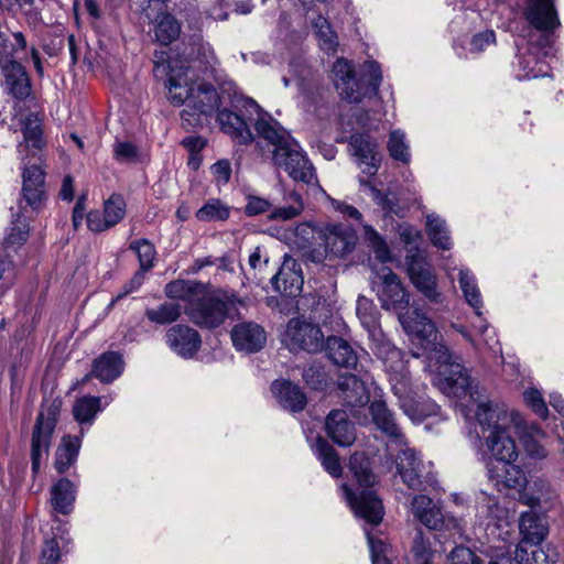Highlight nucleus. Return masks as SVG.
Segmentation results:
<instances>
[{"label":"nucleus","instance_id":"c85d7f7f","mask_svg":"<svg viewBox=\"0 0 564 564\" xmlns=\"http://www.w3.org/2000/svg\"><path fill=\"white\" fill-rule=\"evenodd\" d=\"M12 226L3 239V249L8 258H12V252H17L20 247L26 241L29 236V226L25 216L21 214L13 215ZM13 260H0V279Z\"/></svg>","mask_w":564,"mask_h":564},{"label":"nucleus","instance_id":"58836bf2","mask_svg":"<svg viewBox=\"0 0 564 564\" xmlns=\"http://www.w3.org/2000/svg\"><path fill=\"white\" fill-rule=\"evenodd\" d=\"M275 291L286 295L296 296L302 290L303 279L295 272L286 269L285 264L271 279Z\"/></svg>","mask_w":564,"mask_h":564},{"label":"nucleus","instance_id":"dca6fc26","mask_svg":"<svg viewBox=\"0 0 564 564\" xmlns=\"http://www.w3.org/2000/svg\"><path fill=\"white\" fill-rule=\"evenodd\" d=\"M349 148L362 173L369 177L376 175L381 164L377 141L368 133H355L349 138Z\"/></svg>","mask_w":564,"mask_h":564},{"label":"nucleus","instance_id":"f3484780","mask_svg":"<svg viewBox=\"0 0 564 564\" xmlns=\"http://www.w3.org/2000/svg\"><path fill=\"white\" fill-rule=\"evenodd\" d=\"M322 238L325 250L336 258H344L350 253L357 243L354 228L345 224H328L323 228Z\"/></svg>","mask_w":564,"mask_h":564},{"label":"nucleus","instance_id":"cd10ccee","mask_svg":"<svg viewBox=\"0 0 564 564\" xmlns=\"http://www.w3.org/2000/svg\"><path fill=\"white\" fill-rule=\"evenodd\" d=\"M17 59L9 61L6 65H1L0 68L4 77L7 91L14 98L23 99L29 96L31 86L23 66Z\"/></svg>","mask_w":564,"mask_h":564},{"label":"nucleus","instance_id":"412c9836","mask_svg":"<svg viewBox=\"0 0 564 564\" xmlns=\"http://www.w3.org/2000/svg\"><path fill=\"white\" fill-rule=\"evenodd\" d=\"M22 199L32 210H37L45 198L44 172L35 163L22 161Z\"/></svg>","mask_w":564,"mask_h":564},{"label":"nucleus","instance_id":"ddd939ff","mask_svg":"<svg viewBox=\"0 0 564 564\" xmlns=\"http://www.w3.org/2000/svg\"><path fill=\"white\" fill-rule=\"evenodd\" d=\"M369 411L372 422L387 437L386 451L392 456L393 447L405 446V435L398 424L394 413L388 409L382 400H375L370 403Z\"/></svg>","mask_w":564,"mask_h":564},{"label":"nucleus","instance_id":"f257e3e1","mask_svg":"<svg viewBox=\"0 0 564 564\" xmlns=\"http://www.w3.org/2000/svg\"><path fill=\"white\" fill-rule=\"evenodd\" d=\"M477 404L475 430L468 433L479 459L485 464L489 480L498 491H512L522 503L534 507L540 499L525 492L528 479L524 471L513 463L518 458L514 440L510 435L512 426L522 424V416L488 399L485 389L469 376L466 392Z\"/></svg>","mask_w":564,"mask_h":564},{"label":"nucleus","instance_id":"9b49d317","mask_svg":"<svg viewBox=\"0 0 564 564\" xmlns=\"http://www.w3.org/2000/svg\"><path fill=\"white\" fill-rule=\"evenodd\" d=\"M228 310L227 301L214 295H203L187 305L185 313L195 325L212 329L220 326L226 321Z\"/></svg>","mask_w":564,"mask_h":564},{"label":"nucleus","instance_id":"13d9d810","mask_svg":"<svg viewBox=\"0 0 564 564\" xmlns=\"http://www.w3.org/2000/svg\"><path fill=\"white\" fill-rule=\"evenodd\" d=\"M525 404L541 419H546L549 414L547 406L542 397V393L533 388L527 389L523 392Z\"/></svg>","mask_w":564,"mask_h":564},{"label":"nucleus","instance_id":"0e129e2a","mask_svg":"<svg viewBox=\"0 0 564 564\" xmlns=\"http://www.w3.org/2000/svg\"><path fill=\"white\" fill-rule=\"evenodd\" d=\"M70 466V436H64L63 444L56 451L55 468L62 474Z\"/></svg>","mask_w":564,"mask_h":564},{"label":"nucleus","instance_id":"a18cd8bd","mask_svg":"<svg viewBox=\"0 0 564 564\" xmlns=\"http://www.w3.org/2000/svg\"><path fill=\"white\" fill-rule=\"evenodd\" d=\"M356 313L362 327L371 336H375L379 330V313L372 301L365 296H359L357 300Z\"/></svg>","mask_w":564,"mask_h":564},{"label":"nucleus","instance_id":"1a4fd4ad","mask_svg":"<svg viewBox=\"0 0 564 564\" xmlns=\"http://www.w3.org/2000/svg\"><path fill=\"white\" fill-rule=\"evenodd\" d=\"M413 517L430 530L448 533L449 536H463L462 521L449 514H444L442 509L425 495H415L411 500Z\"/></svg>","mask_w":564,"mask_h":564},{"label":"nucleus","instance_id":"f8f14e48","mask_svg":"<svg viewBox=\"0 0 564 564\" xmlns=\"http://www.w3.org/2000/svg\"><path fill=\"white\" fill-rule=\"evenodd\" d=\"M284 341L290 350L316 352L324 346V335L318 325L302 318H292L288 323Z\"/></svg>","mask_w":564,"mask_h":564},{"label":"nucleus","instance_id":"20e7f679","mask_svg":"<svg viewBox=\"0 0 564 564\" xmlns=\"http://www.w3.org/2000/svg\"><path fill=\"white\" fill-rule=\"evenodd\" d=\"M243 106L256 112L254 130L260 138L273 147L274 165L283 169L296 182L307 185L316 182L315 169L296 140L253 99L246 98Z\"/></svg>","mask_w":564,"mask_h":564},{"label":"nucleus","instance_id":"c9c22d12","mask_svg":"<svg viewBox=\"0 0 564 564\" xmlns=\"http://www.w3.org/2000/svg\"><path fill=\"white\" fill-rule=\"evenodd\" d=\"M426 234L432 245L438 249L449 250L453 247L446 220L435 213L426 215Z\"/></svg>","mask_w":564,"mask_h":564},{"label":"nucleus","instance_id":"864d4df0","mask_svg":"<svg viewBox=\"0 0 564 564\" xmlns=\"http://www.w3.org/2000/svg\"><path fill=\"white\" fill-rule=\"evenodd\" d=\"M289 199L292 202L289 206L278 207L270 213V220H290L302 213L304 205L301 195L291 192Z\"/></svg>","mask_w":564,"mask_h":564},{"label":"nucleus","instance_id":"423d86ee","mask_svg":"<svg viewBox=\"0 0 564 564\" xmlns=\"http://www.w3.org/2000/svg\"><path fill=\"white\" fill-rule=\"evenodd\" d=\"M333 74L340 97L351 104L377 96L382 80L380 65L375 61L365 62L356 77L352 64L338 58L333 65Z\"/></svg>","mask_w":564,"mask_h":564},{"label":"nucleus","instance_id":"72a5a7b5","mask_svg":"<svg viewBox=\"0 0 564 564\" xmlns=\"http://www.w3.org/2000/svg\"><path fill=\"white\" fill-rule=\"evenodd\" d=\"M458 284L467 304L475 310L478 317L482 316L480 311L484 302L475 274L468 268H460L458 271Z\"/></svg>","mask_w":564,"mask_h":564},{"label":"nucleus","instance_id":"bb28decb","mask_svg":"<svg viewBox=\"0 0 564 564\" xmlns=\"http://www.w3.org/2000/svg\"><path fill=\"white\" fill-rule=\"evenodd\" d=\"M337 388L348 406H364L370 400L367 381L359 379L354 373L340 375L337 380Z\"/></svg>","mask_w":564,"mask_h":564},{"label":"nucleus","instance_id":"4468645a","mask_svg":"<svg viewBox=\"0 0 564 564\" xmlns=\"http://www.w3.org/2000/svg\"><path fill=\"white\" fill-rule=\"evenodd\" d=\"M56 414L57 408L52 405L46 412L42 410L36 417L31 448L32 469L34 473L40 469L42 456L47 452L51 434L56 423Z\"/></svg>","mask_w":564,"mask_h":564},{"label":"nucleus","instance_id":"4be33fe9","mask_svg":"<svg viewBox=\"0 0 564 564\" xmlns=\"http://www.w3.org/2000/svg\"><path fill=\"white\" fill-rule=\"evenodd\" d=\"M231 340L237 350L252 354L263 348L267 341V334L259 324L242 322L234 326Z\"/></svg>","mask_w":564,"mask_h":564},{"label":"nucleus","instance_id":"5fc2aeb1","mask_svg":"<svg viewBox=\"0 0 564 564\" xmlns=\"http://www.w3.org/2000/svg\"><path fill=\"white\" fill-rule=\"evenodd\" d=\"M368 541L371 563L372 564H390L388 558L389 544L380 536H375L368 529H365Z\"/></svg>","mask_w":564,"mask_h":564},{"label":"nucleus","instance_id":"0eeeda50","mask_svg":"<svg viewBox=\"0 0 564 564\" xmlns=\"http://www.w3.org/2000/svg\"><path fill=\"white\" fill-rule=\"evenodd\" d=\"M375 354L384 364L393 361L395 365L389 366L395 375L391 376L392 390L400 399V406L404 413L413 421H421L427 416L436 415L440 406L432 400H413L404 398L406 392V376L403 373L404 365L401 359V351L388 341L377 344Z\"/></svg>","mask_w":564,"mask_h":564},{"label":"nucleus","instance_id":"f704fd0d","mask_svg":"<svg viewBox=\"0 0 564 564\" xmlns=\"http://www.w3.org/2000/svg\"><path fill=\"white\" fill-rule=\"evenodd\" d=\"M311 448L324 469L334 478L341 476V465L336 451L322 436H316Z\"/></svg>","mask_w":564,"mask_h":564},{"label":"nucleus","instance_id":"7c9ffc66","mask_svg":"<svg viewBox=\"0 0 564 564\" xmlns=\"http://www.w3.org/2000/svg\"><path fill=\"white\" fill-rule=\"evenodd\" d=\"M533 50L534 47H530L525 54L517 56L514 76L518 80L549 76V65L540 61Z\"/></svg>","mask_w":564,"mask_h":564},{"label":"nucleus","instance_id":"f03ea898","mask_svg":"<svg viewBox=\"0 0 564 564\" xmlns=\"http://www.w3.org/2000/svg\"><path fill=\"white\" fill-rule=\"evenodd\" d=\"M381 307L394 311L403 329L416 340L430 361L437 368L434 383L446 395L459 397L466 392L469 384V373L459 362L454 361L449 349L437 343V330L431 318L417 307H409L410 293L400 278L388 267L375 272L371 280Z\"/></svg>","mask_w":564,"mask_h":564},{"label":"nucleus","instance_id":"5701e85b","mask_svg":"<svg viewBox=\"0 0 564 564\" xmlns=\"http://www.w3.org/2000/svg\"><path fill=\"white\" fill-rule=\"evenodd\" d=\"M23 142L18 144V152L24 161L31 154L32 159L39 161L37 156L44 145L42 121L35 113L28 115L22 120Z\"/></svg>","mask_w":564,"mask_h":564},{"label":"nucleus","instance_id":"7ed1b4c3","mask_svg":"<svg viewBox=\"0 0 564 564\" xmlns=\"http://www.w3.org/2000/svg\"><path fill=\"white\" fill-rule=\"evenodd\" d=\"M197 56L192 59L169 61L167 68V98L175 106H185L181 112L182 124L186 129L202 127L219 108L220 97L215 87L199 82L195 72L198 62L205 72L214 76L218 89L230 100L237 97V86L225 75L218 74L217 58L208 43L197 44Z\"/></svg>","mask_w":564,"mask_h":564},{"label":"nucleus","instance_id":"a211bd4d","mask_svg":"<svg viewBox=\"0 0 564 564\" xmlns=\"http://www.w3.org/2000/svg\"><path fill=\"white\" fill-rule=\"evenodd\" d=\"M523 14L531 26L545 33L561 25L553 0H525Z\"/></svg>","mask_w":564,"mask_h":564},{"label":"nucleus","instance_id":"e433bc0d","mask_svg":"<svg viewBox=\"0 0 564 564\" xmlns=\"http://www.w3.org/2000/svg\"><path fill=\"white\" fill-rule=\"evenodd\" d=\"M546 557L542 550L531 551L530 556L528 550L522 544H518L513 557L500 551L495 556H491L487 564H541L542 561H546Z\"/></svg>","mask_w":564,"mask_h":564},{"label":"nucleus","instance_id":"338daca9","mask_svg":"<svg viewBox=\"0 0 564 564\" xmlns=\"http://www.w3.org/2000/svg\"><path fill=\"white\" fill-rule=\"evenodd\" d=\"M270 208L271 203L268 199L250 195L247 197L245 214L247 216H258L270 210Z\"/></svg>","mask_w":564,"mask_h":564},{"label":"nucleus","instance_id":"ea45409f","mask_svg":"<svg viewBox=\"0 0 564 564\" xmlns=\"http://www.w3.org/2000/svg\"><path fill=\"white\" fill-rule=\"evenodd\" d=\"M51 503L56 521L59 516L67 517L70 511V481L67 478L58 480L51 489Z\"/></svg>","mask_w":564,"mask_h":564},{"label":"nucleus","instance_id":"49530a36","mask_svg":"<svg viewBox=\"0 0 564 564\" xmlns=\"http://www.w3.org/2000/svg\"><path fill=\"white\" fill-rule=\"evenodd\" d=\"M364 238L379 262L387 263L392 260V254L387 241L372 226H364Z\"/></svg>","mask_w":564,"mask_h":564},{"label":"nucleus","instance_id":"09e8293b","mask_svg":"<svg viewBox=\"0 0 564 564\" xmlns=\"http://www.w3.org/2000/svg\"><path fill=\"white\" fill-rule=\"evenodd\" d=\"M303 379L311 389L318 391L325 390L330 381L325 366L319 361H313L304 369Z\"/></svg>","mask_w":564,"mask_h":564},{"label":"nucleus","instance_id":"2eb2a0df","mask_svg":"<svg viewBox=\"0 0 564 564\" xmlns=\"http://www.w3.org/2000/svg\"><path fill=\"white\" fill-rule=\"evenodd\" d=\"M100 397L84 395L73 404V417L80 425V435L73 436V462L80 449L85 432L91 426L98 413L102 412L110 402L106 400L102 405Z\"/></svg>","mask_w":564,"mask_h":564},{"label":"nucleus","instance_id":"de8ad7c7","mask_svg":"<svg viewBox=\"0 0 564 564\" xmlns=\"http://www.w3.org/2000/svg\"><path fill=\"white\" fill-rule=\"evenodd\" d=\"M313 28L315 35L318 39L321 48L327 53L335 52L338 45L337 34L332 29L328 20L319 14L313 21Z\"/></svg>","mask_w":564,"mask_h":564},{"label":"nucleus","instance_id":"3c124183","mask_svg":"<svg viewBox=\"0 0 564 564\" xmlns=\"http://www.w3.org/2000/svg\"><path fill=\"white\" fill-rule=\"evenodd\" d=\"M126 208L127 204L124 198L117 193L111 194L109 198L104 202L102 212L110 228L115 227L124 218Z\"/></svg>","mask_w":564,"mask_h":564},{"label":"nucleus","instance_id":"4d7b16f0","mask_svg":"<svg viewBox=\"0 0 564 564\" xmlns=\"http://www.w3.org/2000/svg\"><path fill=\"white\" fill-rule=\"evenodd\" d=\"M542 436H543V431L535 425H531L530 432H528L521 436L522 445H523L525 452L531 457H534V458L545 457V455H546L545 449L539 443V438Z\"/></svg>","mask_w":564,"mask_h":564},{"label":"nucleus","instance_id":"052dcab7","mask_svg":"<svg viewBox=\"0 0 564 564\" xmlns=\"http://www.w3.org/2000/svg\"><path fill=\"white\" fill-rule=\"evenodd\" d=\"M449 564H485V560L468 547L456 546L449 554Z\"/></svg>","mask_w":564,"mask_h":564},{"label":"nucleus","instance_id":"b1692460","mask_svg":"<svg viewBox=\"0 0 564 564\" xmlns=\"http://www.w3.org/2000/svg\"><path fill=\"white\" fill-rule=\"evenodd\" d=\"M519 531L522 541L519 544L540 545L549 533V524L545 517L533 510L524 511L519 519ZM525 549V546H523Z\"/></svg>","mask_w":564,"mask_h":564},{"label":"nucleus","instance_id":"4c0bfd02","mask_svg":"<svg viewBox=\"0 0 564 564\" xmlns=\"http://www.w3.org/2000/svg\"><path fill=\"white\" fill-rule=\"evenodd\" d=\"M12 42L3 34L0 36V66L13 58L22 59L28 55V41L25 35L18 31L12 33Z\"/></svg>","mask_w":564,"mask_h":564},{"label":"nucleus","instance_id":"774afa93","mask_svg":"<svg viewBox=\"0 0 564 564\" xmlns=\"http://www.w3.org/2000/svg\"><path fill=\"white\" fill-rule=\"evenodd\" d=\"M113 153L119 162H132L138 156V149L131 142H117L113 147Z\"/></svg>","mask_w":564,"mask_h":564},{"label":"nucleus","instance_id":"6e6d98bb","mask_svg":"<svg viewBox=\"0 0 564 564\" xmlns=\"http://www.w3.org/2000/svg\"><path fill=\"white\" fill-rule=\"evenodd\" d=\"M130 249L137 253L142 271H148L153 267L156 252L154 246L148 239L131 242Z\"/></svg>","mask_w":564,"mask_h":564},{"label":"nucleus","instance_id":"680f3d73","mask_svg":"<svg viewBox=\"0 0 564 564\" xmlns=\"http://www.w3.org/2000/svg\"><path fill=\"white\" fill-rule=\"evenodd\" d=\"M478 328L479 334L482 337L484 346L492 352L494 356H497L501 352V347L499 344V340L496 336V333L494 329H490L489 325L485 319L481 318L479 326H476Z\"/></svg>","mask_w":564,"mask_h":564},{"label":"nucleus","instance_id":"6e6552de","mask_svg":"<svg viewBox=\"0 0 564 564\" xmlns=\"http://www.w3.org/2000/svg\"><path fill=\"white\" fill-rule=\"evenodd\" d=\"M387 457L395 465L397 474L409 489L423 491L435 487L437 481L432 470L433 464L424 463L420 454L408 446L406 441L405 446L393 447L392 456L387 453Z\"/></svg>","mask_w":564,"mask_h":564},{"label":"nucleus","instance_id":"bf43d9fd","mask_svg":"<svg viewBox=\"0 0 564 564\" xmlns=\"http://www.w3.org/2000/svg\"><path fill=\"white\" fill-rule=\"evenodd\" d=\"M412 554L415 564H431L433 552L427 541L423 539L422 532H419L413 541Z\"/></svg>","mask_w":564,"mask_h":564},{"label":"nucleus","instance_id":"6ab92c4d","mask_svg":"<svg viewBox=\"0 0 564 564\" xmlns=\"http://www.w3.org/2000/svg\"><path fill=\"white\" fill-rule=\"evenodd\" d=\"M476 510V517L486 530L492 528L494 531L495 529L508 528L511 523L509 510L502 507L496 497L485 491H480L477 497Z\"/></svg>","mask_w":564,"mask_h":564},{"label":"nucleus","instance_id":"79ce46f5","mask_svg":"<svg viewBox=\"0 0 564 564\" xmlns=\"http://www.w3.org/2000/svg\"><path fill=\"white\" fill-rule=\"evenodd\" d=\"M200 284L193 281L175 280L167 283L164 293L169 299H177L189 304L196 301L200 293Z\"/></svg>","mask_w":564,"mask_h":564},{"label":"nucleus","instance_id":"e2e57ef3","mask_svg":"<svg viewBox=\"0 0 564 564\" xmlns=\"http://www.w3.org/2000/svg\"><path fill=\"white\" fill-rule=\"evenodd\" d=\"M210 173L213 175V180L218 186L228 184L231 177V164L229 160H218L210 166Z\"/></svg>","mask_w":564,"mask_h":564},{"label":"nucleus","instance_id":"2f4dec72","mask_svg":"<svg viewBox=\"0 0 564 564\" xmlns=\"http://www.w3.org/2000/svg\"><path fill=\"white\" fill-rule=\"evenodd\" d=\"M327 357L338 367H355L358 357L350 344L341 337L332 336L326 340Z\"/></svg>","mask_w":564,"mask_h":564},{"label":"nucleus","instance_id":"39448f33","mask_svg":"<svg viewBox=\"0 0 564 564\" xmlns=\"http://www.w3.org/2000/svg\"><path fill=\"white\" fill-rule=\"evenodd\" d=\"M348 467L362 489L356 492L347 484H341L340 489L346 502L357 518L370 525L380 524L384 508L382 500L370 489L377 482V476L371 469L369 457L365 453H355L349 458Z\"/></svg>","mask_w":564,"mask_h":564},{"label":"nucleus","instance_id":"c03bdc74","mask_svg":"<svg viewBox=\"0 0 564 564\" xmlns=\"http://www.w3.org/2000/svg\"><path fill=\"white\" fill-rule=\"evenodd\" d=\"M182 314V307L178 303L164 302L156 307L145 310L147 318L155 325H169L176 322Z\"/></svg>","mask_w":564,"mask_h":564},{"label":"nucleus","instance_id":"a19ab883","mask_svg":"<svg viewBox=\"0 0 564 564\" xmlns=\"http://www.w3.org/2000/svg\"><path fill=\"white\" fill-rule=\"evenodd\" d=\"M180 33L181 24L172 14L164 12L156 15L154 34L161 44L172 43L180 36Z\"/></svg>","mask_w":564,"mask_h":564},{"label":"nucleus","instance_id":"473e14b6","mask_svg":"<svg viewBox=\"0 0 564 564\" xmlns=\"http://www.w3.org/2000/svg\"><path fill=\"white\" fill-rule=\"evenodd\" d=\"M93 371L101 382H112L119 378L123 371L121 355L113 351L102 354L95 360Z\"/></svg>","mask_w":564,"mask_h":564},{"label":"nucleus","instance_id":"393cba45","mask_svg":"<svg viewBox=\"0 0 564 564\" xmlns=\"http://www.w3.org/2000/svg\"><path fill=\"white\" fill-rule=\"evenodd\" d=\"M271 391L279 404L290 412H301L307 403L306 395L301 388L289 380H274L271 384Z\"/></svg>","mask_w":564,"mask_h":564},{"label":"nucleus","instance_id":"603ef678","mask_svg":"<svg viewBox=\"0 0 564 564\" xmlns=\"http://www.w3.org/2000/svg\"><path fill=\"white\" fill-rule=\"evenodd\" d=\"M229 217V208L219 199H209L196 212L199 221H223Z\"/></svg>","mask_w":564,"mask_h":564},{"label":"nucleus","instance_id":"9d476101","mask_svg":"<svg viewBox=\"0 0 564 564\" xmlns=\"http://www.w3.org/2000/svg\"><path fill=\"white\" fill-rule=\"evenodd\" d=\"M408 276L412 285L430 303L440 304L444 295L440 290L438 281L432 264L419 252L405 257Z\"/></svg>","mask_w":564,"mask_h":564},{"label":"nucleus","instance_id":"37998d69","mask_svg":"<svg viewBox=\"0 0 564 564\" xmlns=\"http://www.w3.org/2000/svg\"><path fill=\"white\" fill-rule=\"evenodd\" d=\"M495 43H496L495 31L486 30L484 32H479V33L475 34L471 37V40L469 42L468 51H466V48L464 46H460L458 44L454 45V50L456 52V55L459 58L468 59V58L479 55L480 53H482L486 50V47H488Z\"/></svg>","mask_w":564,"mask_h":564},{"label":"nucleus","instance_id":"69168bd1","mask_svg":"<svg viewBox=\"0 0 564 564\" xmlns=\"http://www.w3.org/2000/svg\"><path fill=\"white\" fill-rule=\"evenodd\" d=\"M199 7L204 10L206 18L220 21L228 18V13L223 8L221 0H200Z\"/></svg>","mask_w":564,"mask_h":564},{"label":"nucleus","instance_id":"8fccbe9b","mask_svg":"<svg viewBox=\"0 0 564 564\" xmlns=\"http://www.w3.org/2000/svg\"><path fill=\"white\" fill-rule=\"evenodd\" d=\"M389 155L404 164H408L411 159L409 144L405 140V133L401 130H393L389 135L387 143Z\"/></svg>","mask_w":564,"mask_h":564},{"label":"nucleus","instance_id":"c756f323","mask_svg":"<svg viewBox=\"0 0 564 564\" xmlns=\"http://www.w3.org/2000/svg\"><path fill=\"white\" fill-rule=\"evenodd\" d=\"M217 121L221 130L238 143L247 144L253 141V134L249 124L238 113L223 109L217 113Z\"/></svg>","mask_w":564,"mask_h":564},{"label":"nucleus","instance_id":"a878e982","mask_svg":"<svg viewBox=\"0 0 564 564\" xmlns=\"http://www.w3.org/2000/svg\"><path fill=\"white\" fill-rule=\"evenodd\" d=\"M325 429L327 435L339 446H350L356 440L354 424L343 410L329 412L325 421Z\"/></svg>","mask_w":564,"mask_h":564},{"label":"nucleus","instance_id":"aec40b11","mask_svg":"<svg viewBox=\"0 0 564 564\" xmlns=\"http://www.w3.org/2000/svg\"><path fill=\"white\" fill-rule=\"evenodd\" d=\"M165 341L173 352L184 359L193 358L202 345L198 332L182 324L174 325L167 329Z\"/></svg>","mask_w":564,"mask_h":564}]
</instances>
